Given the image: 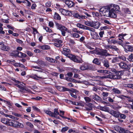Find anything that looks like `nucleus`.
I'll use <instances>...</instances> for the list:
<instances>
[{
	"label": "nucleus",
	"mask_w": 133,
	"mask_h": 133,
	"mask_svg": "<svg viewBox=\"0 0 133 133\" xmlns=\"http://www.w3.org/2000/svg\"><path fill=\"white\" fill-rule=\"evenodd\" d=\"M70 51V50L69 49L64 48L62 53L74 62L79 63H82L83 61L80 57L69 54Z\"/></svg>",
	"instance_id": "1"
},
{
	"label": "nucleus",
	"mask_w": 133,
	"mask_h": 133,
	"mask_svg": "<svg viewBox=\"0 0 133 133\" xmlns=\"http://www.w3.org/2000/svg\"><path fill=\"white\" fill-rule=\"evenodd\" d=\"M99 11L100 14L103 16L114 18L117 17V16L114 14H113L110 9L108 7H102L100 9Z\"/></svg>",
	"instance_id": "2"
},
{
	"label": "nucleus",
	"mask_w": 133,
	"mask_h": 133,
	"mask_svg": "<svg viewBox=\"0 0 133 133\" xmlns=\"http://www.w3.org/2000/svg\"><path fill=\"white\" fill-rule=\"evenodd\" d=\"M110 71L115 73V75L109 74L106 76L107 78L113 79H119L121 77V76L122 75V71H117L114 68H110Z\"/></svg>",
	"instance_id": "3"
},
{
	"label": "nucleus",
	"mask_w": 133,
	"mask_h": 133,
	"mask_svg": "<svg viewBox=\"0 0 133 133\" xmlns=\"http://www.w3.org/2000/svg\"><path fill=\"white\" fill-rule=\"evenodd\" d=\"M91 53L92 54L94 53L102 56L111 57L113 56L112 55L108 53V51L106 49H101L99 51H98L96 50L91 51Z\"/></svg>",
	"instance_id": "4"
},
{
	"label": "nucleus",
	"mask_w": 133,
	"mask_h": 133,
	"mask_svg": "<svg viewBox=\"0 0 133 133\" xmlns=\"http://www.w3.org/2000/svg\"><path fill=\"white\" fill-rule=\"evenodd\" d=\"M55 24L57 29L61 31V34L63 36H65V31L68 33H71V31H69L67 28L62 24L56 22L55 23Z\"/></svg>",
	"instance_id": "5"
},
{
	"label": "nucleus",
	"mask_w": 133,
	"mask_h": 133,
	"mask_svg": "<svg viewBox=\"0 0 133 133\" xmlns=\"http://www.w3.org/2000/svg\"><path fill=\"white\" fill-rule=\"evenodd\" d=\"M79 69L82 70H93V68L91 66L86 63L83 64L80 67Z\"/></svg>",
	"instance_id": "6"
},
{
	"label": "nucleus",
	"mask_w": 133,
	"mask_h": 133,
	"mask_svg": "<svg viewBox=\"0 0 133 133\" xmlns=\"http://www.w3.org/2000/svg\"><path fill=\"white\" fill-rule=\"evenodd\" d=\"M113 7L110 9L111 12L112 13L115 14L117 16V13L119 11V8L118 5L114 4L113 5Z\"/></svg>",
	"instance_id": "7"
},
{
	"label": "nucleus",
	"mask_w": 133,
	"mask_h": 133,
	"mask_svg": "<svg viewBox=\"0 0 133 133\" xmlns=\"http://www.w3.org/2000/svg\"><path fill=\"white\" fill-rule=\"evenodd\" d=\"M63 1L69 8H71L74 6V3L71 1L69 0H63Z\"/></svg>",
	"instance_id": "8"
},
{
	"label": "nucleus",
	"mask_w": 133,
	"mask_h": 133,
	"mask_svg": "<svg viewBox=\"0 0 133 133\" xmlns=\"http://www.w3.org/2000/svg\"><path fill=\"white\" fill-rule=\"evenodd\" d=\"M55 87L58 90L61 91H71L70 89L63 87L56 86Z\"/></svg>",
	"instance_id": "9"
},
{
	"label": "nucleus",
	"mask_w": 133,
	"mask_h": 133,
	"mask_svg": "<svg viewBox=\"0 0 133 133\" xmlns=\"http://www.w3.org/2000/svg\"><path fill=\"white\" fill-rule=\"evenodd\" d=\"M62 43V41L59 39H55L54 40V45L57 47H60L62 46L61 44Z\"/></svg>",
	"instance_id": "10"
},
{
	"label": "nucleus",
	"mask_w": 133,
	"mask_h": 133,
	"mask_svg": "<svg viewBox=\"0 0 133 133\" xmlns=\"http://www.w3.org/2000/svg\"><path fill=\"white\" fill-rule=\"evenodd\" d=\"M0 48L1 50L5 51H8L10 50L9 47L5 45L3 43H0Z\"/></svg>",
	"instance_id": "11"
},
{
	"label": "nucleus",
	"mask_w": 133,
	"mask_h": 133,
	"mask_svg": "<svg viewBox=\"0 0 133 133\" xmlns=\"http://www.w3.org/2000/svg\"><path fill=\"white\" fill-rule=\"evenodd\" d=\"M109 113L116 118L118 117L120 114L119 112L115 111L113 110H111L109 112Z\"/></svg>",
	"instance_id": "12"
},
{
	"label": "nucleus",
	"mask_w": 133,
	"mask_h": 133,
	"mask_svg": "<svg viewBox=\"0 0 133 133\" xmlns=\"http://www.w3.org/2000/svg\"><path fill=\"white\" fill-rule=\"evenodd\" d=\"M74 16L75 18L79 19H83L87 18L85 16L79 15V14L76 13L74 14Z\"/></svg>",
	"instance_id": "13"
},
{
	"label": "nucleus",
	"mask_w": 133,
	"mask_h": 133,
	"mask_svg": "<svg viewBox=\"0 0 133 133\" xmlns=\"http://www.w3.org/2000/svg\"><path fill=\"white\" fill-rule=\"evenodd\" d=\"M100 24L98 22H93L92 21L91 27L95 29H98L99 27Z\"/></svg>",
	"instance_id": "14"
},
{
	"label": "nucleus",
	"mask_w": 133,
	"mask_h": 133,
	"mask_svg": "<svg viewBox=\"0 0 133 133\" xmlns=\"http://www.w3.org/2000/svg\"><path fill=\"white\" fill-rule=\"evenodd\" d=\"M15 55L16 56H17L21 58H25L27 56L26 54L17 51L16 52Z\"/></svg>",
	"instance_id": "15"
},
{
	"label": "nucleus",
	"mask_w": 133,
	"mask_h": 133,
	"mask_svg": "<svg viewBox=\"0 0 133 133\" xmlns=\"http://www.w3.org/2000/svg\"><path fill=\"white\" fill-rule=\"evenodd\" d=\"M10 122L9 126L15 127H16L18 122L17 121L11 119H10Z\"/></svg>",
	"instance_id": "16"
},
{
	"label": "nucleus",
	"mask_w": 133,
	"mask_h": 133,
	"mask_svg": "<svg viewBox=\"0 0 133 133\" xmlns=\"http://www.w3.org/2000/svg\"><path fill=\"white\" fill-rule=\"evenodd\" d=\"M10 120V119H8L6 118H2L1 122L4 124L7 125H9Z\"/></svg>",
	"instance_id": "17"
},
{
	"label": "nucleus",
	"mask_w": 133,
	"mask_h": 133,
	"mask_svg": "<svg viewBox=\"0 0 133 133\" xmlns=\"http://www.w3.org/2000/svg\"><path fill=\"white\" fill-rule=\"evenodd\" d=\"M91 34L92 38L94 39H98L99 38L98 34L95 31H93Z\"/></svg>",
	"instance_id": "18"
},
{
	"label": "nucleus",
	"mask_w": 133,
	"mask_h": 133,
	"mask_svg": "<svg viewBox=\"0 0 133 133\" xmlns=\"http://www.w3.org/2000/svg\"><path fill=\"white\" fill-rule=\"evenodd\" d=\"M102 62L103 63V65L106 68H108L109 66L108 61L106 59L104 58L102 60Z\"/></svg>",
	"instance_id": "19"
},
{
	"label": "nucleus",
	"mask_w": 133,
	"mask_h": 133,
	"mask_svg": "<svg viewBox=\"0 0 133 133\" xmlns=\"http://www.w3.org/2000/svg\"><path fill=\"white\" fill-rule=\"evenodd\" d=\"M35 63L37 64L39 66L42 67L44 66L45 65L44 62L41 60H38L35 61Z\"/></svg>",
	"instance_id": "20"
},
{
	"label": "nucleus",
	"mask_w": 133,
	"mask_h": 133,
	"mask_svg": "<svg viewBox=\"0 0 133 133\" xmlns=\"http://www.w3.org/2000/svg\"><path fill=\"white\" fill-rule=\"evenodd\" d=\"M92 98L93 99L97 102H98L101 99L100 97L98 96L96 94H94V95L92 96Z\"/></svg>",
	"instance_id": "21"
},
{
	"label": "nucleus",
	"mask_w": 133,
	"mask_h": 133,
	"mask_svg": "<svg viewBox=\"0 0 133 133\" xmlns=\"http://www.w3.org/2000/svg\"><path fill=\"white\" fill-rule=\"evenodd\" d=\"M118 65L121 68L126 69L128 67L127 65L125 63L123 62H121L118 64Z\"/></svg>",
	"instance_id": "22"
},
{
	"label": "nucleus",
	"mask_w": 133,
	"mask_h": 133,
	"mask_svg": "<svg viewBox=\"0 0 133 133\" xmlns=\"http://www.w3.org/2000/svg\"><path fill=\"white\" fill-rule=\"evenodd\" d=\"M53 114L52 115L55 116V117H54L58 118L59 119V118L58 117H57V115H59V114L58 111V109H55L54 110V112H53Z\"/></svg>",
	"instance_id": "23"
},
{
	"label": "nucleus",
	"mask_w": 133,
	"mask_h": 133,
	"mask_svg": "<svg viewBox=\"0 0 133 133\" xmlns=\"http://www.w3.org/2000/svg\"><path fill=\"white\" fill-rule=\"evenodd\" d=\"M86 106L89 107V109L87 108L88 111H89L92 110L93 108V104L90 103H88L86 104Z\"/></svg>",
	"instance_id": "24"
},
{
	"label": "nucleus",
	"mask_w": 133,
	"mask_h": 133,
	"mask_svg": "<svg viewBox=\"0 0 133 133\" xmlns=\"http://www.w3.org/2000/svg\"><path fill=\"white\" fill-rule=\"evenodd\" d=\"M125 48L128 51H131L133 50V47L129 45H126Z\"/></svg>",
	"instance_id": "25"
},
{
	"label": "nucleus",
	"mask_w": 133,
	"mask_h": 133,
	"mask_svg": "<svg viewBox=\"0 0 133 133\" xmlns=\"http://www.w3.org/2000/svg\"><path fill=\"white\" fill-rule=\"evenodd\" d=\"M54 18L55 19L58 20H60L61 19V17L58 14L55 12L54 15Z\"/></svg>",
	"instance_id": "26"
},
{
	"label": "nucleus",
	"mask_w": 133,
	"mask_h": 133,
	"mask_svg": "<svg viewBox=\"0 0 133 133\" xmlns=\"http://www.w3.org/2000/svg\"><path fill=\"white\" fill-rule=\"evenodd\" d=\"M44 112L46 114L49 115V116L52 117H55V116L52 115L53 114V112L47 110H44Z\"/></svg>",
	"instance_id": "27"
},
{
	"label": "nucleus",
	"mask_w": 133,
	"mask_h": 133,
	"mask_svg": "<svg viewBox=\"0 0 133 133\" xmlns=\"http://www.w3.org/2000/svg\"><path fill=\"white\" fill-rule=\"evenodd\" d=\"M92 62L93 63L96 64L98 65L100 64L101 62L99 61L97 58H95L93 61Z\"/></svg>",
	"instance_id": "28"
},
{
	"label": "nucleus",
	"mask_w": 133,
	"mask_h": 133,
	"mask_svg": "<svg viewBox=\"0 0 133 133\" xmlns=\"http://www.w3.org/2000/svg\"><path fill=\"white\" fill-rule=\"evenodd\" d=\"M119 132L120 133H129V131L121 128Z\"/></svg>",
	"instance_id": "29"
},
{
	"label": "nucleus",
	"mask_w": 133,
	"mask_h": 133,
	"mask_svg": "<svg viewBox=\"0 0 133 133\" xmlns=\"http://www.w3.org/2000/svg\"><path fill=\"white\" fill-rule=\"evenodd\" d=\"M45 59L49 62H51L55 63V60L53 58H50L49 57H46L45 58Z\"/></svg>",
	"instance_id": "30"
},
{
	"label": "nucleus",
	"mask_w": 133,
	"mask_h": 133,
	"mask_svg": "<svg viewBox=\"0 0 133 133\" xmlns=\"http://www.w3.org/2000/svg\"><path fill=\"white\" fill-rule=\"evenodd\" d=\"M59 11L62 14L64 15H65L66 14V12L67 11V10L63 9H59Z\"/></svg>",
	"instance_id": "31"
},
{
	"label": "nucleus",
	"mask_w": 133,
	"mask_h": 133,
	"mask_svg": "<svg viewBox=\"0 0 133 133\" xmlns=\"http://www.w3.org/2000/svg\"><path fill=\"white\" fill-rule=\"evenodd\" d=\"M41 48L42 49L47 50L50 49V47L47 45H43L41 46Z\"/></svg>",
	"instance_id": "32"
},
{
	"label": "nucleus",
	"mask_w": 133,
	"mask_h": 133,
	"mask_svg": "<svg viewBox=\"0 0 133 133\" xmlns=\"http://www.w3.org/2000/svg\"><path fill=\"white\" fill-rule=\"evenodd\" d=\"M92 21H85L84 23L85 25L88 26H92Z\"/></svg>",
	"instance_id": "33"
},
{
	"label": "nucleus",
	"mask_w": 133,
	"mask_h": 133,
	"mask_svg": "<svg viewBox=\"0 0 133 133\" xmlns=\"http://www.w3.org/2000/svg\"><path fill=\"white\" fill-rule=\"evenodd\" d=\"M84 99L86 103H89L91 102V98L89 97H85L84 98Z\"/></svg>",
	"instance_id": "34"
},
{
	"label": "nucleus",
	"mask_w": 133,
	"mask_h": 133,
	"mask_svg": "<svg viewBox=\"0 0 133 133\" xmlns=\"http://www.w3.org/2000/svg\"><path fill=\"white\" fill-rule=\"evenodd\" d=\"M128 60L130 62H133V54H131L128 58Z\"/></svg>",
	"instance_id": "35"
},
{
	"label": "nucleus",
	"mask_w": 133,
	"mask_h": 133,
	"mask_svg": "<svg viewBox=\"0 0 133 133\" xmlns=\"http://www.w3.org/2000/svg\"><path fill=\"white\" fill-rule=\"evenodd\" d=\"M112 90L113 92L115 93L119 94L121 93L120 91L117 88H113Z\"/></svg>",
	"instance_id": "36"
},
{
	"label": "nucleus",
	"mask_w": 133,
	"mask_h": 133,
	"mask_svg": "<svg viewBox=\"0 0 133 133\" xmlns=\"http://www.w3.org/2000/svg\"><path fill=\"white\" fill-rule=\"evenodd\" d=\"M23 127L24 126L22 124L18 122L17 125H16V128H23Z\"/></svg>",
	"instance_id": "37"
},
{
	"label": "nucleus",
	"mask_w": 133,
	"mask_h": 133,
	"mask_svg": "<svg viewBox=\"0 0 133 133\" xmlns=\"http://www.w3.org/2000/svg\"><path fill=\"white\" fill-rule=\"evenodd\" d=\"M121 128L117 125L115 126L114 128V129L117 132H119Z\"/></svg>",
	"instance_id": "38"
},
{
	"label": "nucleus",
	"mask_w": 133,
	"mask_h": 133,
	"mask_svg": "<svg viewBox=\"0 0 133 133\" xmlns=\"http://www.w3.org/2000/svg\"><path fill=\"white\" fill-rule=\"evenodd\" d=\"M25 88V87H23L21 86L19 88L20 89L19 90V91L22 94L25 93V92L24 91Z\"/></svg>",
	"instance_id": "39"
},
{
	"label": "nucleus",
	"mask_w": 133,
	"mask_h": 133,
	"mask_svg": "<svg viewBox=\"0 0 133 133\" xmlns=\"http://www.w3.org/2000/svg\"><path fill=\"white\" fill-rule=\"evenodd\" d=\"M82 29H84L88 30H89L90 31H92V30H91V28L90 27H88V26H85L83 25Z\"/></svg>",
	"instance_id": "40"
},
{
	"label": "nucleus",
	"mask_w": 133,
	"mask_h": 133,
	"mask_svg": "<svg viewBox=\"0 0 133 133\" xmlns=\"http://www.w3.org/2000/svg\"><path fill=\"white\" fill-rule=\"evenodd\" d=\"M71 35L74 37L78 38L80 37L79 35L77 33H72L71 34Z\"/></svg>",
	"instance_id": "41"
},
{
	"label": "nucleus",
	"mask_w": 133,
	"mask_h": 133,
	"mask_svg": "<svg viewBox=\"0 0 133 133\" xmlns=\"http://www.w3.org/2000/svg\"><path fill=\"white\" fill-rule=\"evenodd\" d=\"M69 127H65L62 128L61 130V131L62 132H65L67 131Z\"/></svg>",
	"instance_id": "42"
},
{
	"label": "nucleus",
	"mask_w": 133,
	"mask_h": 133,
	"mask_svg": "<svg viewBox=\"0 0 133 133\" xmlns=\"http://www.w3.org/2000/svg\"><path fill=\"white\" fill-rule=\"evenodd\" d=\"M26 124L31 128H32L33 127V125L29 122H26Z\"/></svg>",
	"instance_id": "43"
},
{
	"label": "nucleus",
	"mask_w": 133,
	"mask_h": 133,
	"mask_svg": "<svg viewBox=\"0 0 133 133\" xmlns=\"http://www.w3.org/2000/svg\"><path fill=\"white\" fill-rule=\"evenodd\" d=\"M44 29H45L47 32H48L49 33L51 32H52L51 30L49 29V28L48 27H45L44 28Z\"/></svg>",
	"instance_id": "44"
},
{
	"label": "nucleus",
	"mask_w": 133,
	"mask_h": 133,
	"mask_svg": "<svg viewBox=\"0 0 133 133\" xmlns=\"http://www.w3.org/2000/svg\"><path fill=\"white\" fill-rule=\"evenodd\" d=\"M120 118L121 119H125L126 117V116L124 114L120 113L119 114Z\"/></svg>",
	"instance_id": "45"
},
{
	"label": "nucleus",
	"mask_w": 133,
	"mask_h": 133,
	"mask_svg": "<svg viewBox=\"0 0 133 133\" xmlns=\"http://www.w3.org/2000/svg\"><path fill=\"white\" fill-rule=\"evenodd\" d=\"M103 73L105 74H112V73L110 71V70H103Z\"/></svg>",
	"instance_id": "46"
},
{
	"label": "nucleus",
	"mask_w": 133,
	"mask_h": 133,
	"mask_svg": "<svg viewBox=\"0 0 133 133\" xmlns=\"http://www.w3.org/2000/svg\"><path fill=\"white\" fill-rule=\"evenodd\" d=\"M32 108L35 111L38 112H39L40 111V110L36 107L33 106Z\"/></svg>",
	"instance_id": "47"
},
{
	"label": "nucleus",
	"mask_w": 133,
	"mask_h": 133,
	"mask_svg": "<svg viewBox=\"0 0 133 133\" xmlns=\"http://www.w3.org/2000/svg\"><path fill=\"white\" fill-rule=\"evenodd\" d=\"M48 92L51 93L56 94V93L52 89H49L48 91Z\"/></svg>",
	"instance_id": "48"
},
{
	"label": "nucleus",
	"mask_w": 133,
	"mask_h": 133,
	"mask_svg": "<svg viewBox=\"0 0 133 133\" xmlns=\"http://www.w3.org/2000/svg\"><path fill=\"white\" fill-rule=\"evenodd\" d=\"M33 31V34L35 35L36 33H38V32L37 30L35 28H32Z\"/></svg>",
	"instance_id": "49"
},
{
	"label": "nucleus",
	"mask_w": 133,
	"mask_h": 133,
	"mask_svg": "<svg viewBox=\"0 0 133 133\" xmlns=\"http://www.w3.org/2000/svg\"><path fill=\"white\" fill-rule=\"evenodd\" d=\"M124 11L126 13L130 14V13L129 10L128 8H126L124 9Z\"/></svg>",
	"instance_id": "50"
},
{
	"label": "nucleus",
	"mask_w": 133,
	"mask_h": 133,
	"mask_svg": "<svg viewBox=\"0 0 133 133\" xmlns=\"http://www.w3.org/2000/svg\"><path fill=\"white\" fill-rule=\"evenodd\" d=\"M102 94L103 96L107 97L108 96V93L107 92H103Z\"/></svg>",
	"instance_id": "51"
},
{
	"label": "nucleus",
	"mask_w": 133,
	"mask_h": 133,
	"mask_svg": "<svg viewBox=\"0 0 133 133\" xmlns=\"http://www.w3.org/2000/svg\"><path fill=\"white\" fill-rule=\"evenodd\" d=\"M118 58L121 59H122L124 61H125L126 59L125 57L124 56H119L118 57Z\"/></svg>",
	"instance_id": "52"
},
{
	"label": "nucleus",
	"mask_w": 133,
	"mask_h": 133,
	"mask_svg": "<svg viewBox=\"0 0 133 133\" xmlns=\"http://www.w3.org/2000/svg\"><path fill=\"white\" fill-rule=\"evenodd\" d=\"M70 95L72 97H73L75 98H76L77 97V96L76 95L72 93H70Z\"/></svg>",
	"instance_id": "53"
},
{
	"label": "nucleus",
	"mask_w": 133,
	"mask_h": 133,
	"mask_svg": "<svg viewBox=\"0 0 133 133\" xmlns=\"http://www.w3.org/2000/svg\"><path fill=\"white\" fill-rule=\"evenodd\" d=\"M113 40L112 39L108 38L107 39V41L109 44H112V42Z\"/></svg>",
	"instance_id": "54"
},
{
	"label": "nucleus",
	"mask_w": 133,
	"mask_h": 133,
	"mask_svg": "<svg viewBox=\"0 0 133 133\" xmlns=\"http://www.w3.org/2000/svg\"><path fill=\"white\" fill-rule=\"evenodd\" d=\"M26 53L28 55L30 56H32L33 55V54L29 51H27Z\"/></svg>",
	"instance_id": "55"
},
{
	"label": "nucleus",
	"mask_w": 133,
	"mask_h": 133,
	"mask_svg": "<svg viewBox=\"0 0 133 133\" xmlns=\"http://www.w3.org/2000/svg\"><path fill=\"white\" fill-rule=\"evenodd\" d=\"M49 26L51 27H53L54 25L53 22L52 21H50L49 23Z\"/></svg>",
	"instance_id": "56"
},
{
	"label": "nucleus",
	"mask_w": 133,
	"mask_h": 133,
	"mask_svg": "<svg viewBox=\"0 0 133 133\" xmlns=\"http://www.w3.org/2000/svg\"><path fill=\"white\" fill-rule=\"evenodd\" d=\"M76 25L77 27L82 29L83 25L80 23H78Z\"/></svg>",
	"instance_id": "57"
},
{
	"label": "nucleus",
	"mask_w": 133,
	"mask_h": 133,
	"mask_svg": "<svg viewBox=\"0 0 133 133\" xmlns=\"http://www.w3.org/2000/svg\"><path fill=\"white\" fill-rule=\"evenodd\" d=\"M13 114L15 116L17 117H20L21 116V115L20 114L16 113H13Z\"/></svg>",
	"instance_id": "58"
},
{
	"label": "nucleus",
	"mask_w": 133,
	"mask_h": 133,
	"mask_svg": "<svg viewBox=\"0 0 133 133\" xmlns=\"http://www.w3.org/2000/svg\"><path fill=\"white\" fill-rule=\"evenodd\" d=\"M104 34V32L103 31H101L99 33V35L100 37L101 38L102 37H103V35Z\"/></svg>",
	"instance_id": "59"
},
{
	"label": "nucleus",
	"mask_w": 133,
	"mask_h": 133,
	"mask_svg": "<svg viewBox=\"0 0 133 133\" xmlns=\"http://www.w3.org/2000/svg\"><path fill=\"white\" fill-rule=\"evenodd\" d=\"M108 101L112 103L114 102L113 100L110 97H108Z\"/></svg>",
	"instance_id": "60"
},
{
	"label": "nucleus",
	"mask_w": 133,
	"mask_h": 133,
	"mask_svg": "<svg viewBox=\"0 0 133 133\" xmlns=\"http://www.w3.org/2000/svg\"><path fill=\"white\" fill-rule=\"evenodd\" d=\"M69 42L72 44H75V43L74 40L71 39H70L69 40Z\"/></svg>",
	"instance_id": "61"
},
{
	"label": "nucleus",
	"mask_w": 133,
	"mask_h": 133,
	"mask_svg": "<svg viewBox=\"0 0 133 133\" xmlns=\"http://www.w3.org/2000/svg\"><path fill=\"white\" fill-rule=\"evenodd\" d=\"M36 6V4L35 3H34L31 6V8L32 9H35Z\"/></svg>",
	"instance_id": "62"
},
{
	"label": "nucleus",
	"mask_w": 133,
	"mask_h": 133,
	"mask_svg": "<svg viewBox=\"0 0 133 133\" xmlns=\"http://www.w3.org/2000/svg\"><path fill=\"white\" fill-rule=\"evenodd\" d=\"M72 31L75 32L77 33L78 30H77V29L76 28H73L72 29Z\"/></svg>",
	"instance_id": "63"
},
{
	"label": "nucleus",
	"mask_w": 133,
	"mask_h": 133,
	"mask_svg": "<svg viewBox=\"0 0 133 133\" xmlns=\"http://www.w3.org/2000/svg\"><path fill=\"white\" fill-rule=\"evenodd\" d=\"M132 105L130 104H127V106H125V107H126L129 108L131 109L132 107Z\"/></svg>",
	"instance_id": "64"
}]
</instances>
